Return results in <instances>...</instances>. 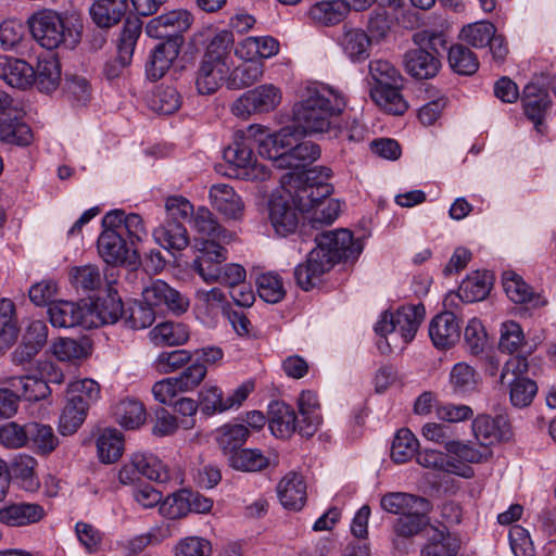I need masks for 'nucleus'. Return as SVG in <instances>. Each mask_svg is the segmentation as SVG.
Here are the masks:
<instances>
[{"instance_id":"4","label":"nucleus","mask_w":556,"mask_h":556,"mask_svg":"<svg viewBox=\"0 0 556 556\" xmlns=\"http://www.w3.org/2000/svg\"><path fill=\"white\" fill-rule=\"evenodd\" d=\"M419 26V79L434 77L441 66V50L445 47L443 30L446 20L439 14L420 17Z\"/></svg>"},{"instance_id":"45","label":"nucleus","mask_w":556,"mask_h":556,"mask_svg":"<svg viewBox=\"0 0 556 556\" xmlns=\"http://www.w3.org/2000/svg\"><path fill=\"white\" fill-rule=\"evenodd\" d=\"M491 276L476 271L469 275L459 286L460 301L472 303L483 300L491 290Z\"/></svg>"},{"instance_id":"27","label":"nucleus","mask_w":556,"mask_h":556,"mask_svg":"<svg viewBox=\"0 0 556 556\" xmlns=\"http://www.w3.org/2000/svg\"><path fill=\"white\" fill-rule=\"evenodd\" d=\"M503 288L507 296L515 303H530L532 307L545 306L547 300L534 294L521 276L514 271H505L502 277Z\"/></svg>"},{"instance_id":"15","label":"nucleus","mask_w":556,"mask_h":556,"mask_svg":"<svg viewBox=\"0 0 556 556\" xmlns=\"http://www.w3.org/2000/svg\"><path fill=\"white\" fill-rule=\"evenodd\" d=\"M48 315L53 327L72 328L83 326L84 328H92L87 306H81L75 302H52L49 305Z\"/></svg>"},{"instance_id":"9","label":"nucleus","mask_w":556,"mask_h":556,"mask_svg":"<svg viewBox=\"0 0 556 556\" xmlns=\"http://www.w3.org/2000/svg\"><path fill=\"white\" fill-rule=\"evenodd\" d=\"M102 227L97 245L103 261L111 265L137 266L140 263L137 248H132L116 228Z\"/></svg>"},{"instance_id":"35","label":"nucleus","mask_w":556,"mask_h":556,"mask_svg":"<svg viewBox=\"0 0 556 556\" xmlns=\"http://www.w3.org/2000/svg\"><path fill=\"white\" fill-rule=\"evenodd\" d=\"M522 103L526 116L538 127L549 108L551 100L546 90L536 84H528L523 89Z\"/></svg>"},{"instance_id":"36","label":"nucleus","mask_w":556,"mask_h":556,"mask_svg":"<svg viewBox=\"0 0 556 556\" xmlns=\"http://www.w3.org/2000/svg\"><path fill=\"white\" fill-rule=\"evenodd\" d=\"M191 222L193 228L206 239L220 240L224 243H230L236 239V233L222 227L213 213L206 207H199L192 215Z\"/></svg>"},{"instance_id":"3","label":"nucleus","mask_w":556,"mask_h":556,"mask_svg":"<svg viewBox=\"0 0 556 556\" xmlns=\"http://www.w3.org/2000/svg\"><path fill=\"white\" fill-rule=\"evenodd\" d=\"M33 38L43 48L74 49L81 40L83 24L53 10L34 13L27 21Z\"/></svg>"},{"instance_id":"42","label":"nucleus","mask_w":556,"mask_h":556,"mask_svg":"<svg viewBox=\"0 0 556 556\" xmlns=\"http://www.w3.org/2000/svg\"><path fill=\"white\" fill-rule=\"evenodd\" d=\"M150 338L155 345H180L189 339V329L180 323L164 321L150 331Z\"/></svg>"},{"instance_id":"49","label":"nucleus","mask_w":556,"mask_h":556,"mask_svg":"<svg viewBox=\"0 0 556 556\" xmlns=\"http://www.w3.org/2000/svg\"><path fill=\"white\" fill-rule=\"evenodd\" d=\"M61 80V70L58 60L53 58L39 60L35 70L34 84L42 92H52Z\"/></svg>"},{"instance_id":"7","label":"nucleus","mask_w":556,"mask_h":556,"mask_svg":"<svg viewBox=\"0 0 556 556\" xmlns=\"http://www.w3.org/2000/svg\"><path fill=\"white\" fill-rule=\"evenodd\" d=\"M375 331L384 338V346L381 341L378 342L382 352L390 350L388 334H391L392 342H395L396 336L402 338L404 344L413 341L417 332V306H402L396 314L384 312L376 324Z\"/></svg>"},{"instance_id":"18","label":"nucleus","mask_w":556,"mask_h":556,"mask_svg":"<svg viewBox=\"0 0 556 556\" xmlns=\"http://www.w3.org/2000/svg\"><path fill=\"white\" fill-rule=\"evenodd\" d=\"M338 45L352 62H363L369 58L371 38L362 28L344 25Z\"/></svg>"},{"instance_id":"22","label":"nucleus","mask_w":556,"mask_h":556,"mask_svg":"<svg viewBox=\"0 0 556 556\" xmlns=\"http://www.w3.org/2000/svg\"><path fill=\"white\" fill-rule=\"evenodd\" d=\"M299 433L302 437H312L321 424L320 405L317 394L313 391H303L298 400Z\"/></svg>"},{"instance_id":"62","label":"nucleus","mask_w":556,"mask_h":556,"mask_svg":"<svg viewBox=\"0 0 556 556\" xmlns=\"http://www.w3.org/2000/svg\"><path fill=\"white\" fill-rule=\"evenodd\" d=\"M172 535L168 525H161L151 528L148 532L136 535L127 541L125 548L130 555L141 553L149 545H155Z\"/></svg>"},{"instance_id":"23","label":"nucleus","mask_w":556,"mask_h":556,"mask_svg":"<svg viewBox=\"0 0 556 556\" xmlns=\"http://www.w3.org/2000/svg\"><path fill=\"white\" fill-rule=\"evenodd\" d=\"M43 516V507L35 503H14L0 509V522L10 527H24L36 523Z\"/></svg>"},{"instance_id":"44","label":"nucleus","mask_w":556,"mask_h":556,"mask_svg":"<svg viewBox=\"0 0 556 556\" xmlns=\"http://www.w3.org/2000/svg\"><path fill=\"white\" fill-rule=\"evenodd\" d=\"M349 9L342 0H324L316 2L309 10L311 17L325 26L340 23L348 14Z\"/></svg>"},{"instance_id":"1","label":"nucleus","mask_w":556,"mask_h":556,"mask_svg":"<svg viewBox=\"0 0 556 556\" xmlns=\"http://www.w3.org/2000/svg\"><path fill=\"white\" fill-rule=\"evenodd\" d=\"M346 106L343 93L326 84L309 83L293 106V118L304 134L341 132L340 117Z\"/></svg>"},{"instance_id":"11","label":"nucleus","mask_w":556,"mask_h":556,"mask_svg":"<svg viewBox=\"0 0 556 556\" xmlns=\"http://www.w3.org/2000/svg\"><path fill=\"white\" fill-rule=\"evenodd\" d=\"M227 243L215 239H204L197 250L199 255L194 258L192 268L207 283H215L222 264L228 258Z\"/></svg>"},{"instance_id":"14","label":"nucleus","mask_w":556,"mask_h":556,"mask_svg":"<svg viewBox=\"0 0 556 556\" xmlns=\"http://www.w3.org/2000/svg\"><path fill=\"white\" fill-rule=\"evenodd\" d=\"M102 226L116 228V231H119L123 237L127 236V242L132 248H137V243L148 238L143 219L136 213L126 214L123 210L110 211L102 218Z\"/></svg>"},{"instance_id":"48","label":"nucleus","mask_w":556,"mask_h":556,"mask_svg":"<svg viewBox=\"0 0 556 556\" xmlns=\"http://www.w3.org/2000/svg\"><path fill=\"white\" fill-rule=\"evenodd\" d=\"M264 64L260 60H250L238 65L230 75L229 85L232 89H243L253 86L262 79Z\"/></svg>"},{"instance_id":"32","label":"nucleus","mask_w":556,"mask_h":556,"mask_svg":"<svg viewBox=\"0 0 556 556\" xmlns=\"http://www.w3.org/2000/svg\"><path fill=\"white\" fill-rule=\"evenodd\" d=\"M157 244L167 251H182L189 245L190 239L186 227L180 222L165 220L153 230Z\"/></svg>"},{"instance_id":"46","label":"nucleus","mask_w":556,"mask_h":556,"mask_svg":"<svg viewBox=\"0 0 556 556\" xmlns=\"http://www.w3.org/2000/svg\"><path fill=\"white\" fill-rule=\"evenodd\" d=\"M244 136L247 140L257 144L261 156L271 160L274 166L278 168V159L282 153H278L277 141L273 134H269L265 127L255 124L248 127Z\"/></svg>"},{"instance_id":"54","label":"nucleus","mask_w":556,"mask_h":556,"mask_svg":"<svg viewBox=\"0 0 556 556\" xmlns=\"http://www.w3.org/2000/svg\"><path fill=\"white\" fill-rule=\"evenodd\" d=\"M417 453V439L415 434L406 428L400 429L391 445V458L396 464L409 462Z\"/></svg>"},{"instance_id":"19","label":"nucleus","mask_w":556,"mask_h":556,"mask_svg":"<svg viewBox=\"0 0 556 556\" xmlns=\"http://www.w3.org/2000/svg\"><path fill=\"white\" fill-rule=\"evenodd\" d=\"M108 295L98 299L90 307H87L92 327L115 324L124 314L122 300L117 296L116 291L112 290V281H108Z\"/></svg>"},{"instance_id":"57","label":"nucleus","mask_w":556,"mask_h":556,"mask_svg":"<svg viewBox=\"0 0 556 556\" xmlns=\"http://www.w3.org/2000/svg\"><path fill=\"white\" fill-rule=\"evenodd\" d=\"M18 334L15 305L10 299L0 300V344L11 345Z\"/></svg>"},{"instance_id":"37","label":"nucleus","mask_w":556,"mask_h":556,"mask_svg":"<svg viewBox=\"0 0 556 556\" xmlns=\"http://www.w3.org/2000/svg\"><path fill=\"white\" fill-rule=\"evenodd\" d=\"M229 466L242 472H258L271 464V458L260 448H241L228 457Z\"/></svg>"},{"instance_id":"50","label":"nucleus","mask_w":556,"mask_h":556,"mask_svg":"<svg viewBox=\"0 0 556 556\" xmlns=\"http://www.w3.org/2000/svg\"><path fill=\"white\" fill-rule=\"evenodd\" d=\"M116 421L126 429H137L146 421V409L137 400L126 399L115 407Z\"/></svg>"},{"instance_id":"63","label":"nucleus","mask_w":556,"mask_h":556,"mask_svg":"<svg viewBox=\"0 0 556 556\" xmlns=\"http://www.w3.org/2000/svg\"><path fill=\"white\" fill-rule=\"evenodd\" d=\"M180 104V94L170 86L157 87L150 100L151 109L165 115L175 113L179 109Z\"/></svg>"},{"instance_id":"60","label":"nucleus","mask_w":556,"mask_h":556,"mask_svg":"<svg viewBox=\"0 0 556 556\" xmlns=\"http://www.w3.org/2000/svg\"><path fill=\"white\" fill-rule=\"evenodd\" d=\"M380 507L387 513L402 517L417 510V497L410 493L390 492L381 497Z\"/></svg>"},{"instance_id":"47","label":"nucleus","mask_w":556,"mask_h":556,"mask_svg":"<svg viewBox=\"0 0 556 556\" xmlns=\"http://www.w3.org/2000/svg\"><path fill=\"white\" fill-rule=\"evenodd\" d=\"M141 28L142 25L139 20H126L117 46V59L122 66H127L131 62Z\"/></svg>"},{"instance_id":"21","label":"nucleus","mask_w":556,"mask_h":556,"mask_svg":"<svg viewBox=\"0 0 556 556\" xmlns=\"http://www.w3.org/2000/svg\"><path fill=\"white\" fill-rule=\"evenodd\" d=\"M0 78L11 87L26 89L34 84L35 70L24 60L0 55Z\"/></svg>"},{"instance_id":"29","label":"nucleus","mask_w":556,"mask_h":556,"mask_svg":"<svg viewBox=\"0 0 556 556\" xmlns=\"http://www.w3.org/2000/svg\"><path fill=\"white\" fill-rule=\"evenodd\" d=\"M481 382L478 371L468 363H456L448 375V384L452 392L460 397L475 393Z\"/></svg>"},{"instance_id":"61","label":"nucleus","mask_w":556,"mask_h":556,"mask_svg":"<svg viewBox=\"0 0 556 556\" xmlns=\"http://www.w3.org/2000/svg\"><path fill=\"white\" fill-rule=\"evenodd\" d=\"M495 33L496 28L492 23L482 21L464 26L459 37L473 48H483L491 41Z\"/></svg>"},{"instance_id":"39","label":"nucleus","mask_w":556,"mask_h":556,"mask_svg":"<svg viewBox=\"0 0 556 556\" xmlns=\"http://www.w3.org/2000/svg\"><path fill=\"white\" fill-rule=\"evenodd\" d=\"M369 94L380 109L390 114L400 115L407 109L406 101L396 88V84L374 85Z\"/></svg>"},{"instance_id":"56","label":"nucleus","mask_w":556,"mask_h":556,"mask_svg":"<svg viewBox=\"0 0 556 556\" xmlns=\"http://www.w3.org/2000/svg\"><path fill=\"white\" fill-rule=\"evenodd\" d=\"M451 68L459 75H472L479 68L477 55L463 45H454L448 50Z\"/></svg>"},{"instance_id":"33","label":"nucleus","mask_w":556,"mask_h":556,"mask_svg":"<svg viewBox=\"0 0 556 556\" xmlns=\"http://www.w3.org/2000/svg\"><path fill=\"white\" fill-rule=\"evenodd\" d=\"M419 122L424 125H432L441 116L446 105V99L437 88L430 84H419Z\"/></svg>"},{"instance_id":"5","label":"nucleus","mask_w":556,"mask_h":556,"mask_svg":"<svg viewBox=\"0 0 556 556\" xmlns=\"http://www.w3.org/2000/svg\"><path fill=\"white\" fill-rule=\"evenodd\" d=\"M528 371V358L521 355L509 357L501 370L498 383L508 390L509 402L514 407H528L538 393V384L527 377Z\"/></svg>"},{"instance_id":"25","label":"nucleus","mask_w":556,"mask_h":556,"mask_svg":"<svg viewBox=\"0 0 556 556\" xmlns=\"http://www.w3.org/2000/svg\"><path fill=\"white\" fill-rule=\"evenodd\" d=\"M178 54L179 46L176 41L169 40L159 43L151 52L146 65L148 78L153 81L161 79Z\"/></svg>"},{"instance_id":"24","label":"nucleus","mask_w":556,"mask_h":556,"mask_svg":"<svg viewBox=\"0 0 556 556\" xmlns=\"http://www.w3.org/2000/svg\"><path fill=\"white\" fill-rule=\"evenodd\" d=\"M277 493L285 508L300 510L306 502V483L301 475L290 472L278 483Z\"/></svg>"},{"instance_id":"34","label":"nucleus","mask_w":556,"mask_h":556,"mask_svg":"<svg viewBox=\"0 0 556 556\" xmlns=\"http://www.w3.org/2000/svg\"><path fill=\"white\" fill-rule=\"evenodd\" d=\"M421 534L428 538L422 556H457L458 542L444 529L428 526L422 529Z\"/></svg>"},{"instance_id":"41","label":"nucleus","mask_w":556,"mask_h":556,"mask_svg":"<svg viewBox=\"0 0 556 556\" xmlns=\"http://www.w3.org/2000/svg\"><path fill=\"white\" fill-rule=\"evenodd\" d=\"M17 112L10 118H0V141L16 146H28L33 141V131L28 125L18 121Z\"/></svg>"},{"instance_id":"43","label":"nucleus","mask_w":556,"mask_h":556,"mask_svg":"<svg viewBox=\"0 0 556 556\" xmlns=\"http://www.w3.org/2000/svg\"><path fill=\"white\" fill-rule=\"evenodd\" d=\"M506 425L503 417L492 418L489 415H478L472 420V432L481 445H489L500 441L504 433L502 427Z\"/></svg>"},{"instance_id":"2","label":"nucleus","mask_w":556,"mask_h":556,"mask_svg":"<svg viewBox=\"0 0 556 556\" xmlns=\"http://www.w3.org/2000/svg\"><path fill=\"white\" fill-rule=\"evenodd\" d=\"M313 249L304 263L294 269L298 286L304 291L313 289L321 276L340 261H355L363 251V242L354 239L349 229L325 231L315 237Z\"/></svg>"},{"instance_id":"28","label":"nucleus","mask_w":556,"mask_h":556,"mask_svg":"<svg viewBox=\"0 0 556 556\" xmlns=\"http://www.w3.org/2000/svg\"><path fill=\"white\" fill-rule=\"evenodd\" d=\"M269 219L275 231L280 236L293 232L299 224L295 207L282 197H275L270 200Z\"/></svg>"},{"instance_id":"8","label":"nucleus","mask_w":556,"mask_h":556,"mask_svg":"<svg viewBox=\"0 0 556 556\" xmlns=\"http://www.w3.org/2000/svg\"><path fill=\"white\" fill-rule=\"evenodd\" d=\"M282 101V91L274 84L257 86L241 94L231 104V112L240 118H249L253 114H265L275 111Z\"/></svg>"},{"instance_id":"59","label":"nucleus","mask_w":556,"mask_h":556,"mask_svg":"<svg viewBox=\"0 0 556 556\" xmlns=\"http://www.w3.org/2000/svg\"><path fill=\"white\" fill-rule=\"evenodd\" d=\"M134 458L140 476L157 482H166L169 479L167 467L156 456L147 453H135Z\"/></svg>"},{"instance_id":"6","label":"nucleus","mask_w":556,"mask_h":556,"mask_svg":"<svg viewBox=\"0 0 556 556\" xmlns=\"http://www.w3.org/2000/svg\"><path fill=\"white\" fill-rule=\"evenodd\" d=\"M224 159L229 164L228 176L242 180H265L269 169L258 163L253 155L250 140L235 141L224 150Z\"/></svg>"},{"instance_id":"64","label":"nucleus","mask_w":556,"mask_h":556,"mask_svg":"<svg viewBox=\"0 0 556 556\" xmlns=\"http://www.w3.org/2000/svg\"><path fill=\"white\" fill-rule=\"evenodd\" d=\"M188 496H190V491L182 489L168 495L165 500L162 498V503L159 506L160 514L173 520L187 516L190 513Z\"/></svg>"},{"instance_id":"38","label":"nucleus","mask_w":556,"mask_h":556,"mask_svg":"<svg viewBox=\"0 0 556 556\" xmlns=\"http://www.w3.org/2000/svg\"><path fill=\"white\" fill-rule=\"evenodd\" d=\"M195 309L199 315L213 320L219 313L226 314L229 309L226 294L219 288L199 290L195 294Z\"/></svg>"},{"instance_id":"52","label":"nucleus","mask_w":556,"mask_h":556,"mask_svg":"<svg viewBox=\"0 0 556 556\" xmlns=\"http://www.w3.org/2000/svg\"><path fill=\"white\" fill-rule=\"evenodd\" d=\"M98 455L102 463H115L123 453L124 442L116 429H105L97 440Z\"/></svg>"},{"instance_id":"13","label":"nucleus","mask_w":556,"mask_h":556,"mask_svg":"<svg viewBox=\"0 0 556 556\" xmlns=\"http://www.w3.org/2000/svg\"><path fill=\"white\" fill-rule=\"evenodd\" d=\"M193 23L192 14L184 9L173 10L153 17L146 26V33L152 38L174 37L187 31Z\"/></svg>"},{"instance_id":"40","label":"nucleus","mask_w":556,"mask_h":556,"mask_svg":"<svg viewBox=\"0 0 556 556\" xmlns=\"http://www.w3.org/2000/svg\"><path fill=\"white\" fill-rule=\"evenodd\" d=\"M249 435L250 431L244 425L226 424L216 430L215 440L222 452L229 457L241 450Z\"/></svg>"},{"instance_id":"10","label":"nucleus","mask_w":556,"mask_h":556,"mask_svg":"<svg viewBox=\"0 0 556 556\" xmlns=\"http://www.w3.org/2000/svg\"><path fill=\"white\" fill-rule=\"evenodd\" d=\"M332 172L328 167H314L306 173L307 185L304 186L294 199V205L302 213L312 211L315 204L330 199L333 187L325 182Z\"/></svg>"},{"instance_id":"12","label":"nucleus","mask_w":556,"mask_h":556,"mask_svg":"<svg viewBox=\"0 0 556 556\" xmlns=\"http://www.w3.org/2000/svg\"><path fill=\"white\" fill-rule=\"evenodd\" d=\"M146 304L156 308H167L175 315H181L189 307V300L161 279L153 280L142 290Z\"/></svg>"},{"instance_id":"51","label":"nucleus","mask_w":556,"mask_h":556,"mask_svg":"<svg viewBox=\"0 0 556 556\" xmlns=\"http://www.w3.org/2000/svg\"><path fill=\"white\" fill-rule=\"evenodd\" d=\"M27 442L41 454H49L59 445V439L49 425L29 422L26 425Z\"/></svg>"},{"instance_id":"58","label":"nucleus","mask_w":556,"mask_h":556,"mask_svg":"<svg viewBox=\"0 0 556 556\" xmlns=\"http://www.w3.org/2000/svg\"><path fill=\"white\" fill-rule=\"evenodd\" d=\"M11 388L20 389V397L23 396L28 401H40L50 394V388L47 381L36 377H13L9 380Z\"/></svg>"},{"instance_id":"53","label":"nucleus","mask_w":556,"mask_h":556,"mask_svg":"<svg viewBox=\"0 0 556 556\" xmlns=\"http://www.w3.org/2000/svg\"><path fill=\"white\" fill-rule=\"evenodd\" d=\"M100 397V386L92 379H79L67 387V400L84 405L86 409Z\"/></svg>"},{"instance_id":"31","label":"nucleus","mask_w":556,"mask_h":556,"mask_svg":"<svg viewBox=\"0 0 556 556\" xmlns=\"http://www.w3.org/2000/svg\"><path fill=\"white\" fill-rule=\"evenodd\" d=\"M269 428L275 437L285 439L299 432V418L290 405L275 402L269 407Z\"/></svg>"},{"instance_id":"17","label":"nucleus","mask_w":556,"mask_h":556,"mask_svg":"<svg viewBox=\"0 0 556 556\" xmlns=\"http://www.w3.org/2000/svg\"><path fill=\"white\" fill-rule=\"evenodd\" d=\"M212 206L227 219H241L244 204L232 187L226 184L213 185L210 188Z\"/></svg>"},{"instance_id":"26","label":"nucleus","mask_w":556,"mask_h":556,"mask_svg":"<svg viewBox=\"0 0 556 556\" xmlns=\"http://www.w3.org/2000/svg\"><path fill=\"white\" fill-rule=\"evenodd\" d=\"M127 10V0H97L90 7L89 12L98 27L109 29L122 21Z\"/></svg>"},{"instance_id":"20","label":"nucleus","mask_w":556,"mask_h":556,"mask_svg":"<svg viewBox=\"0 0 556 556\" xmlns=\"http://www.w3.org/2000/svg\"><path fill=\"white\" fill-rule=\"evenodd\" d=\"M225 73V63L219 62L217 55L204 54L195 78L198 92L203 96L216 92L220 87Z\"/></svg>"},{"instance_id":"30","label":"nucleus","mask_w":556,"mask_h":556,"mask_svg":"<svg viewBox=\"0 0 556 556\" xmlns=\"http://www.w3.org/2000/svg\"><path fill=\"white\" fill-rule=\"evenodd\" d=\"M319 155L318 144L311 141L295 143L288 152H282L278 159V168L301 170L316 161Z\"/></svg>"},{"instance_id":"55","label":"nucleus","mask_w":556,"mask_h":556,"mask_svg":"<svg viewBox=\"0 0 556 556\" xmlns=\"http://www.w3.org/2000/svg\"><path fill=\"white\" fill-rule=\"evenodd\" d=\"M341 212V202L337 199H328L315 204L307 214L306 219L313 228H320L331 225Z\"/></svg>"},{"instance_id":"16","label":"nucleus","mask_w":556,"mask_h":556,"mask_svg":"<svg viewBox=\"0 0 556 556\" xmlns=\"http://www.w3.org/2000/svg\"><path fill=\"white\" fill-rule=\"evenodd\" d=\"M429 337L437 349H450L459 340L460 327L452 312H443L432 318Z\"/></svg>"}]
</instances>
